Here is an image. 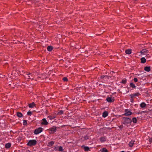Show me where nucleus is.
Masks as SVG:
<instances>
[{"instance_id": "12", "label": "nucleus", "mask_w": 152, "mask_h": 152, "mask_svg": "<svg viewBox=\"0 0 152 152\" xmlns=\"http://www.w3.org/2000/svg\"><path fill=\"white\" fill-rule=\"evenodd\" d=\"M28 107L30 108H32L35 106V104L34 102H33L29 104H28Z\"/></svg>"}, {"instance_id": "3", "label": "nucleus", "mask_w": 152, "mask_h": 152, "mask_svg": "<svg viewBox=\"0 0 152 152\" xmlns=\"http://www.w3.org/2000/svg\"><path fill=\"white\" fill-rule=\"evenodd\" d=\"M42 130L43 129L42 128L39 127L34 130V133L35 134L37 135L41 132L42 131Z\"/></svg>"}, {"instance_id": "1", "label": "nucleus", "mask_w": 152, "mask_h": 152, "mask_svg": "<svg viewBox=\"0 0 152 152\" xmlns=\"http://www.w3.org/2000/svg\"><path fill=\"white\" fill-rule=\"evenodd\" d=\"M122 120L123 121V124L125 125L128 124L132 122L131 120L128 118L124 117L122 118Z\"/></svg>"}, {"instance_id": "23", "label": "nucleus", "mask_w": 152, "mask_h": 152, "mask_svg": "<svg viewBox=\"0 0 152 152\" xmlns=\"http://www.w3.org/2000/svg\"><path fill=\"white\" fill-rule=\"evenodd\" d=\"M30 73H27V75H28L27 78L28 79H33V78L31 77Z\"/></svg>"}, {"instance_id": "11", "label": "nucleus", "mask_w": 152, "mask_h": 152, "mask_svg": "<svg viewBox=\"0 0 152 152\" xmlns=\"http://www.w3.org/2000/svg\"><path fill=\"white\" fill-rule=\"evenodd\" d=\"M100 141L102 142H105L106 140V137H100L99 138Z\"/></svg>"}, {"instance_id": "28", "label": "nucleus", "mask_w": 152, "mask_h": 152, "mask_svg": "<svg viewBox=\"0 0 152 152\" xmlns=\"http://www.w3.org/2000/svg\"><path fill=\"white\" fill-rule=\"evenodd\" d=\"M64 113V111L62 110H60L58 113V115H61Z\"/></svg>"}, {"instance_id": "36", "label": "nucleus", "mask_w": 152, "mask_h": 152, "mask_svg": "<svg viewBox=\"0 0 152 152\" xmlns=\"http://www.w3.org/2000/svg\"><path fill=\"white\" fill-rule=\"evenodd\" d=\"M130 101L131 102L133 103L134 102L133 98H131Z\"/></svg>"}, {"instance_id": "10", "label": "nucleus", "mask_w": 152, "mask_h": 152, "mask_svg": "<svg viewBox=\"0 0 152 152\" xmlns=\"http://www.w3.org/2000/svg\"><path fill=\"white\" fill-rule=\"evenodd\" d=\"M11 143L9 142L5 144V147L7 149H8L11 147Z\"/></svg>"}, {"instance_id": "26", "label": "nucleus", "mask_w": 152, "mask_h": 152, "mask_svg": "<svg viewBox=\"0 0 152 152\" xmlns=\"http://www.w3.org/2000/svg\"><path fill=\"white\" fill-rule=\"evenodd\" d=\"M132 122L134 123H136L137 122V120L136 118H132Z\"/></svg>"}, {"instance_id": "30", "label": "nucleus", "mask_w": 152, "mask_h": 152, "mask_svg": "<svg viewBox=\"0 0 152 152\" xmlns=\"http://www.w3.org/2000/svg\"><path fill=\"white\" fill-rule=\"evenodd\" d=\"M27 124V122L26 120H25L23 121V125H25Z\"/></svg>"}, {"instance_id": "7", "label": "nucleus", "mask_w": 152, "mask_h": 152, "mask_svg": "<svg viewBox=\"0 0 152 152\" xmlns=\"http://www.w3.org/2000/svg\"><path fill=\"white\" fill-rule=\"evenodd\" d=\"M42 122L41 123V124L44 125H47L48 124V123L47 121L45 118H43L42 120Z\"/></svg>"}, {"instance_id": "35", "label": "nucleus", "mask_w": 152, "mask_h": 152, "mask_svg": "<svg viewBox=\"0 0 152 152\" xmlns=\"http://www.w3.org/2000/svg\"><path fill=\"white\" fill-rule=\"evenodd\" d=\"M84 138L85 140H87L88 139V136H85L84 137Z\"/></svg>"}, {"instance_id": "15", "label": "nucleus", "mask_w": 152, "mask_h": 152, "mask_svg": "<svg viewBox=\"0 0 152 152\" xmlns=\"http://www.w3.org/2000/svg\"><path fill=\"white\" fill-rule=\"evenodd\" d=\"M134 140H131L129 143V147H132L134 144Z\"/></svg>"}, {"instance_id": "4", "label": "nucleus", "mask_w": 152, "mask_h": 152, "mask_svg": "<svg viewBox=\"0 0 152 152\" xmlns=\"http://www.w3.org/2000/svg\"><path fill=\"white\" fill-rule=\"evenodd\" d=\"M132 114V113L129 109H126L125 110V113L123 115L125 116H128L131 115Z\"/></svg>"}, {"instance_id": "38", "label": "nucleus", "mask_w": 152, "mask_h": 152, "mask_svg": "<svg viewBox=\"0 0 152 152\" xmlns=\"http://www.w3.org/2000/svg\"><path fill=\"white\" fill-rule=\"evenodd\" d=\"M119 128H120V129H121L122 128V127H123V126L122 125H121L120 126H119Z\"/></svg>"}, {"instance_id": "9", "label": "nucleus", "mask_w": 152, "mask_h": 152, "mask_svg": "<svg viewBox=\"0 0 152 152\" xmlns=\"http://www.w3.org/2000/svg\"><path fill=\"white\" fill-rule=\"evenodd\" d=\"M56 127L55 126H53L50 129V130L52 132H56Z\"/></svg>"}, {"instance_id": "19", "label": "nucleus", "mask_w": 152, "mask_h": 152, "mask_svg": "<svg viewBox=\"0 0 152 152\" xmlns=\"http://www.w3.org/2000/svg\"><path fill=\"white\" fill-rule=\"evenodd\" d=\"M126 54H130L132 53V50L131 49H127L125 51Z\"/></svg>"}, {"instance_id": "33", "label": "nucleus", "mask_w": 152, "mask_h": 152, "mask_svg": "<svg viewBox=\"0 0 152 152\" xmlns=\"http://www.w3.org/2000/svg\"><path fill=\"white\" fill-rule=\"evenodd\" d=\"M133 80L135 82H137L138 81V80L137 78H134Z\"/></svg>"}, {"instance_id": "25", "label": "nucleus", "mask_w": 152, "mask_h": 152, "mask_svg": "<svg viewBox=\"0 0 152 152\" xmlns=\"http://www.w3.org/2000/svg\"><path fill=\"white\" fill-rule=\"evenodd\" d=\"M127 82V80L126 79H124L121 82V83L123 84H126Z\"/></svg>"}, {"instance_id": "37", "label": "nucleus", "mask_w": 152, "mask_h": 152, "mask_svg": "<svg viewBox=\"0 0 152 152\" xmlns=\"http://www.w3.org/2000/svg\"><path fill=\"white\" fill-rule=\"evenodd\" d=\"M147 112L146 111H142L141 112V113L140 114H142V113H146Z\"/></svg>"}, {"instance_id": "5", "label": "nucleus", "mask_w": 152, "mask_h": 152, "mask_svg": "<svg viewBox=\"0 0 152 152\" xmlns=\"http://www.w3.org/2000/svg\"><path fill=\"white\" fill-rule=\"evenodd\" d=\"M140 95L139 92L130 95L131 98H134L135 96H138Z\"/></svg>"}, {"instance_id": "14", "label": "nucleus", "mask_w": 152, "mask_h": 152, "mask_svg": "<svg viewBox=\"0 0 152 152\" xmlns=\"http://www.w3.org/2000/svg\"><path fill=\"white\" fill-rule=\"evenodd\" d=\"M146 105V104L144 102L141 103L140 104V107L142 108H143L145 107Z\"/></svg>"}, {"instance_id": "39", "label": "nucleus", "mask_w": 152, "mask_h": 152, "mask_svg": "<svg viewBox=\"0 0 152 152\" xmlns=\"http://www.w3.org/2000/svg\"><path fill=\"white\" fill-rule=\"evenodd\" d=\"M104 77H105V76H104V75H103L101 76V78H103Z\"/></svg>"}, {"instance_id": "22", "label": "nucleus", "mask_w": 152, "mask_h": 152, "mask_svg": "<svg viewBox=\"0 0 152 152\" xmlns=\"http://www.w3.org/2000/svg\"><path fill=\"white\" fill-rule=\"evenodd\" d=\"M17 115L18 117L20 118L22 117L23 115L20 112H17Z\"/></svg>"}, {"instance_id": "21", "label": "nucleus", "mask_w": 152, "mask_h": 152, "mask_svg": "<svg viewBox=\"0 0 152 152\" xmlns=\"http://www.w3.org/2000/svg\"><path fill=\"white\" fill-rule=\"evenodd\" d=\"M100 151L101 152H108V151L105 148H102L100 149Z\"/></svg>"}, {"instance_id": "34", "label": "nucleus", "mask_w": 152, "mask_h": 152, "mask_svg": "<svg viewBox=\"0 0 152 152\" xmlns=\"http://www.w3.org/2000/svg\"><path fill=\"white\" fill-rule=\"evenodd\" d=\"M30 75L31 76V77H33V78H34V73H31Z\"/></svg>"}, {"instance_id": "20", "label": "nucleus", "mask_w": 152, "mask_h": 152, "mask_svg": "<svg viewBox=\"0 0 152 152\" xmlns=\"http://www.w3.org/2000/svg\"><path fill=\"white\" fill-rule=\"evenodd\" d=\"M130 86L133 88H136V86H135V84H134L133 83H130Z\"/></svg>"}, {"instance_id": "18", "label": "nucleus", "mask_w": 152, "mask_h": 152, "mask_svg": "<svg viewBox=\"0 0 152 152\" xmlns=\"http://www.w3.org/2000/svg\"><path fill=\"white\" fill-rule=\"evenodd\" d=\"M146 59L144 57L142 58L141 59V63H144L146 62Z\"/></svg>"}, {"instance_id": "32", "label": "nucleus", "mask_w": 152, "mask_h": 152, "mask_svg": "<svg viewBox=\"0 0 152 152\" xmlns=\"http://www.w3.org/2000/svg\"><path fill=\"white\" fill-rule=\"evenodd\" d=\"M63 80L64 81H68V79L66 77H64L63 78Z\"/></svg>"}, {"instance_id": "40", "label": "nucleus", "mask_w": 152, "mask_h": 152, "mask_svg": "<svg viewBox=\"0 0 152 152\" xmlns=\"http://www.w3.org/2000/svg\"><path fill=\"white\" fill-rule=\"evenodd\" d=\"M56 117H54L53 118H52V119H54V118H55Z\"/></svg>"}, {"instance_id": "17", "label": "nucleus", "mask_w": 152, "mask_h": 152, "mask_svg": "<svg viewBox=\"0 0 152 152\" xmlns=\"http://www.w3.org/2000/svg\"><path fill=\"white\" fill-rule=\"evenodd\" d=\"M53 49V47L51 46H49L48 47L47 49L48 51H51Z\"/></svg>"}, {"instance_id": "8", "label": "nucleus", "mask_w": 152, "mask_h": 152, "mask_svg": "<svg viewBox=\"0 0 152 152\" xmlns=\"http://www.w3.org/2000/svg\"><path fill=\"white\" fill-rule=\"evenodd\" d=\"M106 100L109 102H112L114 101V99L111 97H109L107 98Z\"/></svg>"}, {"instance_id": "27", "label": "nucleus", "mask_w": 152, "mask_h": 152, "mask_svg": "<svg viewBox=\"0 0 152 152\" xmlns=\"http://www.w3.org/2000/svg\"><path fill=\"white\" fill-rule=\"evenodd\" d=\"M64 150L62 146H60L58 147V151H62Z\"/></svg>"}, {"instance_id": "13", "label": "nucleus", "mask_w": 152, "mask_h": 152, "mask_svg": "<svg viewBox=\"0 0 152 152\" xmlns=\"http://www.w3.org/2000/svg\"><path fill=\"white\" fill-rule=\"evenodd\" d=\"M144 70L147 72H149L151 70L150 66H145L144 67Z\"/></svg>"}, {"instance_id": "42", "label": "nucleus", "mask_w": 152, "mask_h": 152, "mask_svg": "<svg viewBox=\"0 0 152 152\" xmlns=\"http://www.w3.org/2000/svg\"><path fill=\"white\" fill-rule=\"evenodd\" d=\"M57 148V147H55V149H56V148Z\"/></svg>"}, {"instance_id": "41", "label": "nucleus", "mask_w": 152, "mask_h": 152, "mask_svg": "<svg viewBox=\"0 0 152 152\" xmlns=\"http://www.w3.org/2000/svg\"><path fill=\"white\" fill-rule=\"evenodd\" d=\"M121 152H125L124 151H122Z\"/></svg>"}, {"instance_id": "2", "label": "nucleus", "mask_w": 152, "mask_h": 152, "mask_svg": "<svg viewBox=\"0 0 152 152\" xmlns=\"http://www.w3.org/2000/svg\"><path fill=\"white\" fill-rule=\"evenodd\" d=\"M37 142L35 140H29L27 144L28 146H31L35 145L36 144Z\"/></svg>"}, {"instance_id": "16", "label": "nucleus", "mask_w": 152, "mask_h": 152, "mask_svg": "<svg viewBox=\"0 0 152 152\" xmlns=\"http://www.w3.org/2000/svg\"><path fill=\"white\" fill-rule=\"evenodd\" d=\"M108 115V113L107 111L104 112L102 114V116L104 118L107 117Z\"/></svg>"}, {"instance_id": "29", "label": "nucleus", "mask_w": 152, "mask_h": 152, "mask_svg": "<svg viewBox=\"0 0 152 152\" xmlns=\"http://www.w3.org/2000/svg\"><path fill=\"white\" fill-rule=\"evenodd\" d=\"M84 150L85 151H88L89 150V148L88 147H85L84 148Z\"/></svg>"}, {"instance_id": "6", "label": "nucleus", "mask_w": 152, "mask_h": 152, "mask_svg": "<svg viewBox=\"0 0 152 152\" xmlns=\"http://www.w3.org/2000/svg\"><path fill=\"white\" fill-rule=\"evenodd\" d=\"M140 53L141 54L145 55L148 53V51L145 49H143L140 51Z\"/></svg>"}, {"instance_id": "24", "label": "nucleus", "mask_w": 152, "mask_h": 152, "mask_svg": "<svg viewBox=\"0 0 152 152\" xmlns=\"http://www.w3.org/2000/svg\"><path fill=\"white\" fill-rule=\"evenodd\" d=\"M54 143V142L53 141H51L48 143V145L51 146L53 145Z\"/></svg>"}, {"instance_id": "31", "label": "nucleus", "mask_w": 152, "mask_h": 152, "mask_svg": "<svg viewBox=\"0 0 152 152\" xmlns=\"http://www.w3.org/2000/svg\"><path fill=\"white\" fill-rule=\"evenodd\" d=\"M32 114V112L31 111H28L27 113V115L31 116Z\"/></svg>"}]
</instances>
